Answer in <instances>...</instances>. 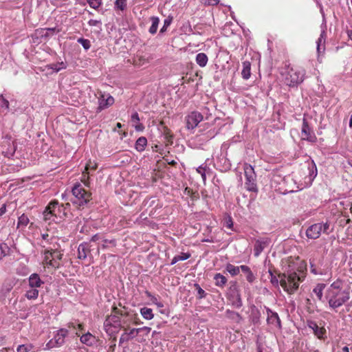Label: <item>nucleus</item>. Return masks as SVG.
<instances>
[{
  "label": "nucleus",
  "instance_id": "1",
  "mask_svg": "<svg viewBox=\"0 0 352 352\" xmlns=\"http://www.w3.org/2000/svg\"><path fill=\"white\" fill-rule=\"evenodd\" d=\"M271 283L276 287L280 284L288 294H294L303 282L307 274L306 265H289L285 272L277 278L271 270H268Z\"/></svg>",
  "mask_w": 352,
  "mask_h": 352
},
{
  "label": "nucleus",
  "instance_id": "2",
  "mask_svg": "<svg viewBox=\"0 0 352 352\" xmlns=\"http://www.w3.org/2000/svg\"><path fill=\"white\" fill-rule=\"evenodd\" d=\"M305 74L304 69L289 66L280 73L283 82L289 87H296L301 84L305 80Z\"/></svg>",
  "mask_w": 352,
  "mask_h": 352
},
{
  "label": "nucleus",
  "instance_id": "3",
  "mask_svg": "<svg viewBox=\"0 0 352 352\" xmlns=\"http://www.w3.org/2000/svg\"><path fill=\"white\" fill-rule=\"evenodd\" d=\"M70 211V204H60L58 201L53 200L50 201L43 212L45 220H54L52 217L56 219H64L67 217Z\"/></svg>",
  "mask_w": 352,
  "mask_h": 352
},
{
  "label": "nucleus",
  "instance_id": "4",
  "mask_svg": "<svg viewBox=\"0 0 352 352\" xmlns=\"http://www.w3.org/2000/svg\"><path fill=\"white\" fill-rule=\"evenodd\" d=\"M326 299L330 309L337 311L350 299V293L348 290L331 291L327 290Z\"/></svg>",
  "mask_w": 352,
  "mask_h": 352
},
{
  "label": "nucleus",
  "instance_id": "5",
  "mask_svg": "<svg viewBox=\"0 0 352 352\" xmlns=\"http://www.w3.org/2000/svg\"><path fill=\"white\" fill-rule=\"evenodd\" d=\"M332 232L330 229L329 221H321L309 226L305 231V235L309 239H317L322 234H329Z\"/></svg>",
  "mask_w": 352,
  "mask_h": 352
},
{
  "label": "nucleus",
  "instance_id": "6",
  "mask_svg": "<svg viewBox=\"0 0 352 352\" xmlns=\"http://www.w3.org/2000/svg\"><path fill=\"white\" fill-rule=\"evenodd\" d=\"M73 197L71 201L78 206H84L91 199V193L87 191L81 184H76L72 190Z\"/></svg>",
  "mask_w": 352,
  "mask_h": 352
},
{
  "label": "nucleus",
  "instance_id": "7",
  "mask_svg": "<svg viewBox=\"0 0 352 352\" xmlns=\"http://www.w3.org/2000/svg\"><path fill=\"white\" fill-rule=\"evenodd\" d=\"M121 327L120 318L116 315L109 316L104 322V330L109 335L117 332Z\"/></svg>",
  "mask_w": 352,
  "mask_h": 352
},
{
  "label": "nucleus",
  "instance_id": "8",
  "mask_svg": "<svg viewBox=\"0 0 352 352\" xmlns=\"http://www.w3.org/2000/svg\"><path fill=\"white\" fill-rule=\"evenodd\" d=\"M68 335L67 330L61 329L56 332L54 337L46 344L47 349L59 347L65 343V339Z\"/></svg>",
  "mask_w": 352,
  "mask_h": 352
},
{
  "label": "nucleus",
  "instance_id": "9",
  "mask_svg": "<svg viewBox=\"0 0 352 352\" xmlns=\"http://www.w3.org/2000/svg\"><path fill=\"white\" fill-rule=\"evenodd\" d=\"M227 298L230 303L235 308H241L243 305L240 292L236 286H231L227 293Z\"/></svg>",
  "mask_w": 352,
  "mask_h": 352
},
{
  "label": "nucleus",
  "instance_id": "10",
  "mask_svg": "<svg viewBox=\"0 0 352 352\" xmlns=\"http://www.w3.org/2000/svg\"><path fill=\"white\" fill-rule=\"evenodd\" d=\"M58 32L59 30H56V28H39L35 30L34 34H32V38L34 43H40L42 42V39H46L49 37L50 34H53L55 32Z\"/></svg>",
  "mask_w": 352,
  "mask_h": 352
},
{
  "label": "nucleus",
  "instance_id": "11",
  "mask_svg": "<svg viewBox=\"0 0 352 352\" xmlns=\"http://www.w3.org/2000/svg\"><path fill=\"white\" fill-rule=\"evenodd\" d=\"M301 139L309 142H315L316 141V136L309 126L308 122L305 118L302 120V124L301 128Z\"/></svg>",
  "mask_w": 352,
  "mask_h": 352
},
{
  "label": "nucleus",
  "instance_id": "12",
  "mask_svg": "<svg viewBox=\"0 0 352 352\" xmlns=\"http://www.w3.org/2000/svg\"><path fill=\"white\" fill-rule=\"evenodd\" d=\"M203 120V116L198 111H192L186 117V127L188 129H194Z\"/></svg>",
  "mask_w": 352,
  "mask_h": 352
},
{
  "label": "nucleus",
  "instance_id": "13",
  "mask_svg": "<svg viewBox=\"0 0 352 352\" xmlns=\"http://www.w3.org/2000/svg\"><path fill=\"white\" fill-rule=\"evenodd\" d=\"M267 314V323L269 325L276 327L278 329H281V322L278 314L272 311L269 307H265Z\"/></svg>",
  "mask_w": 352,
  "mask_h": 352
},
{
  "label": "nucleus",
  "instance_id": "14",
  "mask_svg": "<svg viewBox=\"0 0 352 352\" xmlns=\"http://www.w3.org/2000/svg\"><path fill=\"white\" fill-rule=\"evenodd\" d=\"M114 102V98L109 94H100L98 97V111H100L104 109L108 108Z\"/></svg>",
  "mask_w": 352,
  "mask_h": 352
},
{
  "label": "nucleus",
  "instance_id": "15",
  "mask_svg": "<svg viewBox=\"0 0 352 352\" xmlns=\"http://www.w3.org/2000/svg\"><path fill=\"white\" fill-rule=\"evenodd\" d=\"M270 240L268 238H259L255 241L254 245V255L258 257L261 252L269 245Z\"/></svg>",
  "mask_w": 352,
  "mask_h": 352
},
{
  "label": "nucleus",
  "instance_id": "16",
  "mask_svg": "<svg viewBox=\"0 0 352 352\" xmlns=\"http://www.w3.org/2000/svg\"><path fill=\"white\" fill-rule=\"evenodd\" d=\"M307 327L318 339L324 340L326 338V329L323 327H319L315 321L308 320Z\"/></svg>",
  "mask_w": 352,
  "mask_h": 352
},
{
  "label": "nucleus",
  "instance_id": "17",
  "mask_svg": "<svg viewBox=\"0 0 352 352\" xmlns=\"http://www.w3.org/2000/svg\"><path fill=\"white\" fill-rule=\"evenodd\" d=\"M214 166L221 171H226L230 168L231 164L225 155H221L216 159Z\"/></svg>",
  "mask_w": 352,
  "mask_h": 352
},
{
  "label": "nucleus",
  "instance_id": "18",
  "mask_svg": "<svg viewBox=\"0 0 352 352\" xmlns=\"http://www.w3.org/2000/svg\"><path fill=\"white\" fill-rule=\"evenodd\" d=\"M44 281L40 278V276L36 273L32 274L28 278V287L38 289L43 285Z\"/></svg>",
  "mask_w": 352,
  "mask_h": 352
},
{
  "label": "nucleus",
  "instance_id": "19",
  "mask_svg": "<svg viewBox=\"0 0 352 352\" xmlns=\"http://www.w3.org/2000/svg\"><path fill=\"white\" fill-rule=\"evenodd\" d=\"M90 252V247L87 243H82L78 248V258L85 260L87 257L88 253Z\"/></svg>",
  "mask_w": 352,
  "mask_h": 352
},
{
  "label": "nucleus",
  "instance_id": "20",
  "mask_svg": "<svg viewBox=\"0 0 352 352\" xmlns=\"http://www.w3.org/2000/svg\"><path fill=\"white\" fill-rule=\"evenodd\" d=\"M245 185L246 189L248 191L257 192L258 188H257V186H256V175L246 176Z\"/></svg>",
  "mask_w": 352,
  "mask_h": 352
},
{
  "label": "nucleus",
  "instance_id": "21",
  "mask_svg": "<svg viewBox=\"0 0 352 352\" xmlns=\"http://www.w3.org/2000/svg\"><path fill=\"white\" fill-rule=\"evenodd\" d=\"M80 340L82 344H85L87 346H93L97 341L96 338L89 332L82 335L80 336Z\"/></svg>",
  "mask_w": 352,
  "mask_h": 352
},
{
  "label": "nucleus",
  "instance_id": "22",
  "mask_svg": "<svg viewBox=\"0 0 352 352\" xmlns=\"http://www.w3.org/2000/svg\"><path fill=\"white\" fill-rule=\"evenodd\" d=\"M52 250H45L44 251V261L48 266H52L53 267H58L59 263L54 262L53 257L51 256Z\"/></svg>",
  "mask_w": 352,
  "mask_h": 352
},
{
  "label": "nucleus",
  "instance_id": "23",
  "mask_svg": "<svg viewBox=\"0 0 352 352\" xmlns=\"http://www.w3.org/2000/svg\"><path fill=\"white\" fill-rule=\"evenodd\" d=\"M241 76L243 79L248 80L251 76V64L249 61H244L243 63V69Z\"/></svg>",
  "mask_w": 352,
  "mask_h": 352
},
{
  "label": "nucleus",
  "instance_id": "24",
  "mask_svg": "<svg viewBox=\"0 0 352 352\" xmlns=\"http://www.w3.org/2000/svg\"><path fill=\"white\" fill-rule=\"evenodd\" d=\"M326 38V32L325 30H322L320 37L318 38L317 43V51L318 53L320 54L321 52V49H322V52L324 50V43Z\"/></svg>",
  "mask_w": 352,
  "mask_h": 352
},
{
  "label": "nucleus",
  "instance_id": "25",
  "mask_svg": "<svg viewBox=\"0 0 352 352\" xmlns=\"http://www.w3.org/2000/svg\"><path fill=\"white\" fill-rule=\"evenodd\" d=\"M195 60L199 67H204L208 63V58L205 53L201 52L196 55Z\"/></svg>",
  "mask_w": 352,
  "mask_h": 352
},
{
  "label": "nucleus",
  "instance_id": "26",
  "mask_svg": "<svg viewBox=\"0 0 352 352\" xmlns=\"http://www.w3.org/2000/svg\"><path fill=\"white\" fill-rule=\"evenodd\" d=\"M38 289L28 287L25 291V296L28 300H35L38 297Z\"/></svg>",
  "mask_w": 352,
  "mask_h": 352
},
{
  "label": "nucleus",
  "instance_id": "27",
  "mask_svg": "<svg viewBox=\"0 0 352 352\" xmlns=\"http://www.w3.org/2000/svg\"><path fill=\"white\" fill-rule=\"evenodd\" d=\"M241 270L246 274V280L252 283L255 280V276L252 272L251 271L250 268L247 265H241Z\"/></svg>",
  "mask_w": 352,
  "mask_h": 352
},
{
  "label": "nucleus",
  "instance_id": "28",
  "mask_svg": "<svg viewBox=\"0 0 352 352\" xmlns=\"http://www.w3.org/2000/svg\"><path fill=\"white\" fill-rule=\"evenodd\" d=\"M326 287L324 283H318L313 289V293L316 294L319 300H322L323 297V291Z\"/></svg>",
  "mask_w": 352,
  "mask_h": 352
},
{
  "label": "nucleus",
  "instance_id": "29",
  "mask_svg": "<svg viewBox=\"0 0 352 352\" xmlns=\"http://www.w3.org/2000/svg\"><path fill=\"white\" fill-rule=\"evenodd\" d=\"M214 280H215V285L219 287H223L228 281L227 278L220 273L214 275Z\"/></svg>",
  "mask_w": 352,
  "mask_h": 352
},
{
  "label": "nucleus",
  "instance_id": "30",
  "mask_svg": "<svg viewBox=\"0 0 352 352\" xmlns=\"http://www.w3.org/2000/svg\"><path fill=\"white\" fill-rule=\"evenodd\" d=\"M150 20L152 23L149 28L148 32L151 34H155L157 31L158 25L160 23V18L158 16H153L150 18Z\"/></svg>",
  "mask_w": 352,
  "mask_h": 352
},
{
  "label": "nucleus",
  "instance_id": "31",
  "mask_svg": "<svg viewBox=\"0 0 352 352\" xmlns=\"http://www.w3.org/2000/svg\"><path fill=\"white\" fill-rule=\"evenodd\" d=\"M146 144V138L145 137H140L136 140L135 144V148L138 151L142 152L144 151Z\"/></svg>",
  "mask_w": 352,
  "mask_h": 352
},
{
  "label": "nucleus",
  "instance_id": "32",
  "mask_svg": "<svg viewBox=\"0 0 352 352\" xmlns=\"http://www.w3.org/2000/svg\"><path fill=\"white\" fill-rule=\"evenodd\" d=\"M261 313L255 307L252 308L250 319L253 324H257L260 322Z\"/></svg>",
  "mask_w": 352,
  "mask_h": 352
},
{
  "label": "nucleus",
  "instance_id": "33",
  "mask_svg": "<svg viewBox=\"0 0 352 352\" xmlns=\"http://www.w3.org/2000/svg\"><path fill=\"white\" fill-rule=\"evenodd\" d=\"M140 314L144 319L148 320L153 319L154 317L152 309L146 307L140 309Z\"/></svg>",
  "mask_w": 352,
  "mask_h": 352
},
{
  "label": "nucleus",
  "instance_id": "34",
  "mask_svg": "<svg viewBox=\"0 0 352 352\" xmlns=\"http://www.w3.org/2000/svg\"><path fill=\"white\" fill-rule=\"evenodd\" d=\"M226 314L228 318L235 321L236 322H240L242 320L241 316L234 311L227 310Z\"/></svg>",
  "mask_w": 352,
  "mask_h": 352
},
{
  "label": "nucleus",
  "instance_id": "35",
  "mask_svg": "<svg viewBox=\"0 0 352 352\" xmlns=\"http://www.w3.org/2000/svg\"><path fill=\"white\" fill-rule=\"evenodd\" d=\"M223 225L228 229L234 231V223L232 217L230 214H226L223 221Z\"/></svg>",
  "mask_w": 352,
  "mask_h": 352
},
{
  "label": "nucleus",
  "instance_id": "36",
  "mask_svg": "<svg viewBox=\"0 0 352 352\" xmlns=\"http://www.w3.org/2000/svg\"><path fill=\"white\" fill-rule=\"evenodd\" d=\"M327 290L344 291V289H342V281L340 279H337L331 284Z\"/></svg>",
  "mask_w": 352,
  "mask_h": 352
},
{
  "label": "nucleus",
  "instance_id": "37",
  "mask_svg": "<svg viewBox=\"0 0 352 352\" xmlns=\"http://www.w3.org/2000/svg\"><path fill=\"white\" fill-rule=\"evenodd\" d=\"M284 182L289 184L288 189L286 190L288 192L296 191V190H295L296 182L292 177L287 176L284 178Z\"/></svg>",
  "mask_w": 352,
  "mask_h": 352
},
{
  "label": "nucleus",
  "instance_id": "38",
  "mask_svg": "<svg viewBox=\"0 0 352 352\" xmlns=\"http://www.w3.org/2000/svg\"><path fill=\"white\" fill-rule=\"evenodd\" d=\"M226 270L228 272H229L232 276H236L241 270L240 266H234L232 264H227L226 266Z\"/></svg>",
  "mask_w": 352,
  "mask_h": 352
},
{
  "label": "nucleus",
  "instance_id": "39",
  "mask_svg": "<svg viewBox=\"0 0 352 352\" xmlns=\"http://www.w3.org/2000/svg\"><path fill=\"white\" fill-rule=\"evenodd\" d=\"M29 223V219L27 215L23 214L18 219L17 227L18 228H25Z\"/></svg>",
  "mask_w": 352,
  "mask_h": 352
},
{
  "label": "nucleus",
  "instance_id": "40",
  "mask_svg": "<svg viewBox=\"0 0 352 352\" xmlns=\"http://www.w3.org/2000/svg\"><path fill=\"white\" fill-rule=\"evenodd\" d=\"M190 256V254L189 253H182L179 255L175 256L171 261V265H174L178 261H185L189 258Z\"/></svg>",
  "mask_w": 352,
  "mask_h": 352
},
{
  "label": "nucleus",
  "instance_id": "41",
  "mask_svg": "<svg viewBox=\"0 0 352 352\" xmlns=\"http://www.w3.org/2000/svg\"><path fill=\"white\" fill-rule=\"evenodd\" d=\"M243 170H244L245 177L256 175V174L254 173V168L250 164H248L247 163L244 164V165H243Z\"/></svg>",
  "mask_w": 352,
  "mask_h": 352
},
{
  "label": "nucleus",
  "instance_id": "42",
  "mask_svg": "<svg viewBox=\"0 0 352 352\" xmlns=\"http://www.w3.org/2000/svg\"><path fill=\"white\" fill-rule=\"evenodd\" d=\"M49 67L55 72H58L61 69L66 68V65L63 62H60L56 63H52L49 65Z\"/></svg>",
  "mask_w": 352,
  "mask_h": 352
},
{
  "label": "nucleus",
  "instance_id": "43",
  "mask_svg": "<svg viewBox=\"0 0 352 352\" xmlns=\"http://www.w3.org/2000/svg\"><path fill=\"white\" fill-rule=\"evenodd\" d=\"M194 287L197 290V298L198 299H202L204 298L206 296V292L200 287V285L197 283L194 284Z\"/></svg>",
  "mask_w": 352,
  "mask_h": 352
},
{
  "label": "nucleus",
  "instance_id": "44",
  "mask_svg": "<svg viewBox=\"0 0 352 352\" xmlns=\"http://www.w3.org/2000/svg\"><path fill=\"white\" fill-rule=\"evenodd\" d=\"M87 2L91 8L96 10H98L102 4V0H87Z\"/></svg>",
  "mask_w": 352,
  "mask_h": 352
},
{
  "label": "nucleus",
  "instance_id": "45",
  "mask_svg": "<svg viewBox=\"0 0 352 352\" xmlns=\"http://www.w3.org/2000/svg\"><path fill=\"white\" fill-rule=\"evenodd\" d=\"M9 251H10V248L6 243H0V260L3 257L6 256L9 253Z\"/></svg>",
  "mask_w": 352,
  "mask_h": 352
},
{
  "label": "nucleus",
  "instance_id": "46",
  "mask_svg": "<svg viewBox=\"0 0 352 352\" xmlns=\"http://www.w3.org/2000/svg\"><path fill=\"white\" fill-rule=\"evenodd\" d=\"M77 42L80 43L85 50H88L91 47V42L89 39L84 38H79Z\"/></svg>",
  "mask_w": 352,
  "mask_h": 352
},
{
  "label": "nucleus",
  "instance_id": "47",
  "mask_svg": "<svg viewBox=\"0 0 352 352\" xmlns=\"http://www.w3.org/2000/svg\"><path fill=\"white\" fill-rule=\"evenodd\" d=\"M126 8V0H116L115 1V8L124 10Z\"/></svg>",
  "mask_w": 352,
  "mask_h": 352
},
{
  "label": "nucleus",
  "instance_id": "48",
  "mask_svg": "<svg viewBox=\"0 0 352 352\" xmlns=\"http://www.w3.org/2000/svg\"><path fill=\"white\" fill-rule=\"evenodd\" d=\"M52 250L51 256L53 257L54 261L59 263L58 261H60L63 258V254L58 251V250Z\"/></svg>",
  "mask_w": 352,
  "mask_h": 352
},
{
  "label": "nucleus",
  "instance_id": "49",
  "mask_svg": "<svg viewBox=\"0 0 352 352\" xmlns=\"http://www.w3.org/2000/svg\"><path fill=\"white\" fill-rule=\"evenodd\" d=\"M309 177L314 179L317 176V168L315 163L312 161L311 164L309 166Z\"/></svg>",
  "mask_w": 352,
  "mask_h": 352
},
{
  "label": "nucleus",
  "instance_id": "50",
  "mask_svg": "<svg viewBox=\"0 0 352 352\" xmlns=\"http://www.w3.org/2000/svg\"><path fill=\"white\" fill-rule=\"evenodd\" d=\"M0 108L6 111L9 109V102L1 94H0Z\"/></svg>",
  "mask_w": 352,
  "mask_h": 352
},
{
  "label": "nucleus",
  "instance_id": "51",
  "mask_svg": "<svg viewBox=\"0 0 352 352\" xmlns=\"http://www.w3.org/2000/svg\"><path fill=\"white\" fill-rule=\"evenodd\" d=\"M208 168L206 166L201 165L197 168V171L199 173L202 177V179L205 181L206 179V171Z\"/></svg>",
  "mask_w": 352,
  "mask_h": 352
},
{
  "label": "nucleus",
  "instance_id": "52",
  "mask_svg": "<svg viewBox=\"0 0 352 352\" xmlns=\"http://www.w3.org/2000/svg\"><path fill=\"white\" fill-rule=\"evenodd\" d=\"M32 349L31 344H21L16 349V352H28Z\"/></svg>",
  "mask_w": 352,
  "mask_h": 352
},
{
  "label": "nucleus",
  "instance_id": "53",
  "mask_svg": "<svg viewBox=\"0 0 352 352\" xmlns=\"http://www.w3.org/2000/svg\"><path fill=\"white\" fill-rule=\"evenodd\" d=\"M171 22H172V18L168 17V18L165 19L164 21V25H163L162 28L160 29V32L162 34L164 33L166 31L167 28L169 27L170 25L171 24Z\"/></svg>",
  "mask_w": 352,
  "mask_h": 352
},
{
  "label": "nucleus",
  "instance_id": "54",
  "mask_svg": "<svg viewBox=\"0 0 352 352\" xmlns=\"http://www.w3.org/2000/svg\"><path fill=\"white\" fill-rule=\"evenodd\" d=\"M88 25L91 27H98L100 30H101L102 28V21L101 20H96V19H90L87 22Z\"/></svg>",
  "mask_w": 352,
  "mask_h": 352
},
{
  "label": "nucleus",
  "instance_id": "55",
  "mask_svg": "<svg viewBox=\"0 0 352 352\" xmlns=\"http://www.w3.org/2000/svg\"><path fill=\"white\" fill-rule=\"evenodd\" d=\"M102 248H103V249L107 248L109 246V244L111 245L112 246H116V241L113 239L109 240V239H102Z\"/></svg>",
  "mask_w": 352,
  "mask_h": 352
},
{
  "label": "nucleus",
  "instance_id": "56",
  "mask_svg": "<svg viewBox=\"0 0 352 352\" xmlns=\"http://www.w3.org/2000/svg\"><path fill=\"white\" fill-rule=\"evenodd\" d=\"M310 272L314 274V275H323L324 274V272L322 270H318L316 269V266L314 265L312 262L310 261Z\"/></svg>",
  "mask_w": 352,
  "mask_h": 352
},
{
  "label": "nucleus",
  "instance_id": "57",
  "mask_svg": "<svg viewBox=\"0 0 352 352\" xmlns=\"http://www.w3.org/2000/svg\"><path fill=\"white\" fill-rule=\"evenodd\" d=\"M146 294L148 297L151 298L152 302L158 307H164V305L161 302L157 301V299L155 296H152L149 292H146Z\"/></svg>",
  "mask_w": 352,
  "mask_h": 352
},
{
  "label": "nucleus",
  "instance_id": "58",
  "mask_svg": "<svg viewBox=\"0 0 352 352\" xmlns=\"http://www.w3.org/2000/svg\"><path fill=\"white\" fill-rule=\"evenodd\" d=\"M139 333V328H133L131 329L129 332L126 331V333L130 340L134 338Z\"/></svg>",
  "mask_w": 352,
  "mask_h": 352
},
{
  "label": "nucleus",
  "instance_id": "59",
  "mask_svg": "<svg viewBox=\"0 0 352 352\" xmlns=\"http://www.w3.org/2000/svg\"><path fill=\"white\" fill-rule=\"evenodd\" d=\"M130 340L127 333L126 330L125 329L124 332L121 335L119 340V344L121 345L124 342H127Z\"/></svg>",
  "mask_w": 352,
  "mask_h": 352
},
{
  "label": "nucleus",
  "instance_id": "60",
  "mask_svg": "<svg viewBox=\"0 0 352 352\" xmlns=\"http://www.w3.org/2000/svg\"><path fill=\"white\" fill-rule=\"evenodd\" d=\"M135 62L137 65H144L146 63H148V59L144 58L142 56H137L136 59L135 60Z\"/></svg>",
  "mask_w": 352,
  "mask_h": 352
},
{
  "label": "nucleus",
  "instance_id": "61",
  "mask_svg": "<svg viewBox=\"0 0 352 352\" xmlns=\"http://www.w3.org/2000/svg\"><path fill=\"white\" fill-rule=\"evenodd\" d=\"M140 333L144 332V335L147 336L151 332V329L148 327H143L139 328Z\"/></svg>",
  "mask_w": 352,
  "mask_h": 352
},
{
  "label": "nucleus",
  "instance_id": "62",
  "mask_svg": "<svg viewBox=\"0 0 352 352\" xmlns=\"http://www.w3.org/2000/svg\"><path fill=\"white\" fill-rule=\"evenodd\" d=\"M131 121L132 122H140L139 115H138V113L137 112H134L131 115Z\"/></svg>",
  "mask_w": 352,
  "mask_h": 352
},
{
  "label": "nucleus",
  "instance_id": "63",
  "mask_svg": "<svg viewBox=\"0 0 352 352\" xmlns=\"http://www.w3.org/2000/svg\"><path fill=\"white\" fill-rule=\"evenodd\" d=\"M137 123L138 124L134 126L135 131H142L144 129V126L140 122H137Z\"/></svg>",
  "mask_w": 352,
  "mask_h": 352
},
{
  "label": "nucleus",
  "instance_id": "64",
  "mask_svg": "<svg viewBox=\"0 0 352 352\" xmlns=\"http://www.w3.org/2000/svg\"><path fill=\"white\" fill-rule=\"evenodd\" d=\"M205 4L215 6L217 5L219 2V0H204Z\"/></svg>",
  "mask_w": 352,
  "mask_h": 352
}]
</instances>
